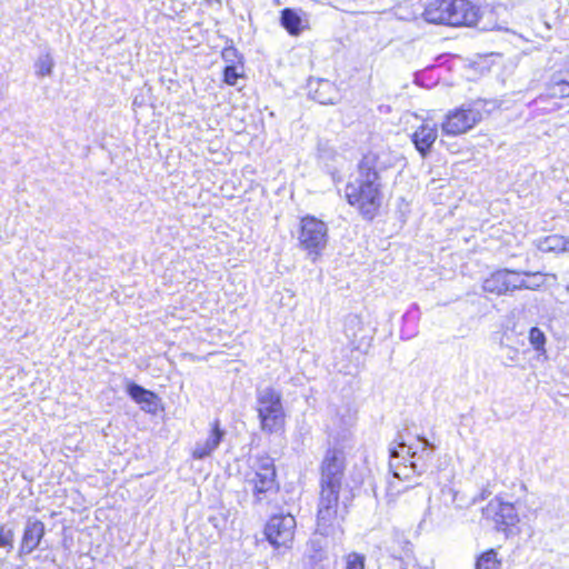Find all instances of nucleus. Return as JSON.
<instances>
[{"instance_id": "1", "label": "nucleus", "mask_w": 569, "mask_h": 569, "mask_svg": "<svg viewBox=\"0 0 569 569\" xmlns=\"http://www.w3.org/2000/svg\"><path fill=\"white\" fill-rule=\"evenodd\" d=\"M375 162V156H366L359 164V177L346 187L348 202L357 207L367 219L375 217L382 201L379 174Z\"/></svg>"}, {"instance_id": "2", "label": "nucleus", "mask_w": 569, "mask_h": 569, "mask_svg": "<svg viewBox=\"0 0 569 569\" xmlns=\"http://www.w3.org/2000/svg\"><path fill=\"white\" fill-rule=\"evenodd\" d=\"M435 445L423 437H418L415 443L398 442L391 445L389 468L393 477L408 480L415 475L423 473L431 460Z\"/></svg>"}, {"instance_id": "3", "label": "nucleus", "mask_w": 569, "mask_h": 569, "mask_svg": "<svg viewBox=\"0 0 569 569\" xmlns=\"http://www.w3.org/2000/svg\"><path fill=\"white\" fill-rule=\"evenodd\" d=\"M423 18L436 24L472 26L479 19V8L468 0H436L425 9Z\"/></svg>"}, {"instance_id": "4", "label": "nucleus", "mask_w": 569, "mask_h": 569, "mask_svg": "<svg viewBox=\"0 0 569 569\" xmlns=\"http://www.w3.org/2000/svg\"><path fill=\"white\" fill-rule=\"evenodd\" d=\"M340 488H321L317 511V532L333 536L342 532L341 523L347 513V502L339 501Z\"/></svg>"}, {"instance_id": "5", "label": "nucleus", "mask_w": 569, "mask_h": 569, "mask_svg": "<svg viewBox=\"0 0 569 569\" xmlns=\"http://www.w3.org/2000/svg\"><path fill=\"white\" fill-rule=\"evenodd\" d=\"M256 409L263 432L276 433L283 428L286 415L279 391L270 387L258 389Z\"/></svg>"}, {"instance_id": "6", "label": "nucleus", "mask_w": 569, "mask_h": 569, "mask_svg": "<svg viewBox=\"0 0 569 569\" xmlns=\"http://www.w3.org/2000/svg\"><path fill=\"white\" fill-rule=\"evenodd\" d=\"M298 242L300 248L307 251L308 258L312 262L317 261L327 247V224L313 216H306L301 218L298 231Z\"/></svg>"}, {"instance_id": "7", "label": "nucleus", "mask_w": 569, "mask_h": 569, "mask_svg": "<svg viewBox=\"0 0 569 569\" xmlns=\"http://www.w3.org/2000/svg\"><path fill=\"white\" fill-rule=\"evenodd\" d=\"M246 483L251 488L257 500H262V495L272 490L276 483L273 460L269 456L256 457L251 471L246 475Z\"/></svg>"}, {"instance_id": "8", "label": "nucleus", "mask_w": 569, "mask_h": 569, "mask_svg": "<svg viewBox=\"0 0 569 569\" xmlns=\"http://www.w3.org/2000/svg\"><path fill=\"white\" fill-rule=\"evenodd\" d=\"M481 119L482 112L477 104H462L447 113L441 129L447 136H458L472 129Z\"/></svg>"}, {"instance_id": "9", "label": "nucleus", "mask_w": 569, "mask_h": 569, "mask_svg": "<svg viewBox=\"0 0 569 569\" xmlns=\"http://www.w3.org/2000/svg\"><path fill=\"white\" fill-rule=\"evenodd\" d=\"M296 529V519L290 513L274 515L267 522L264 533L268 541L274 547H288L292 542Z\"/></svg>"}, {"instance_id": "10", "label": "nucleus", "mask_w": 569, "mask_h": 569, "mask_svg": "<svg viewBox=\"0 0 569 569\" xmlns=\"http://www.w3.org/2000/svg\"><path fill=\"white\" fill-rule=\"evenodd\" d=\"M482 515L485 518L491 519L496 523V528L501 531H507L508 528L515 527L519 522L515 506L497 498L489 501L483 508Z\"/></svg>"}, {"instance_id": "11", "label": "nucleus", "mask_w": 569, "mask_h": 569, "mask_svg": "<svg viewBox=\"0 0 569 569\" xmlns=\"http://www.w3.org/2000/svg\"><path fill=\"white\" fill-rule=\"evenodd\" d=\"M520 273L509 269L498 270L483 281V290L496 295H505L520 287Z\"/></svg>"}, {"instance_id": "12", "label": "nucleus", "mask_w": 569, "mask_h": 569, "mask_svg": "<svg viewBox=\"0 0 569 569\" xmlns=\"http://www.w3.org/2000/svg\"><path fill=\"white\" fill-rule=\"evenodd\" d=\"M343 465L341 458L335 451H328L321 468V488L332 487L341 489Z\"/></svg>"}, {"instance_id": "13", "label": "nucleus", "mask_w": 569, "mask_h": 569, "mask_svg": "<svg viewBox=\"0 0 569 569\" xmlns=\"http://www.w3.org/2000/svg\"><path fill=\"white\" fill-rule=\"evenodd\" d=\"M224 437V431L220 429L219 421L216 420L212 423L209 436L196 442L192 457L198 460H202L212 455V452L219 447L222 438Z\"/></svg>"}, {"instance_id": "14", "label": "nucleus", "mask_w": 569, "mask_h": 569, "mask_svg": "<svg viewBox=\"0 0 569 569\" xmlns=\"http://www.w3.org/2000/svg\"><path fill=\"white\" fill-rule=\"evenodd\" d=\"M438 138L436 123L425 121L411 136V140L422 157H426Z\"/></svg>"}, {"instance_id": "15", "label": "nucleus", "mask_w": 569, "mask_h": 569, "mask_svg": "<svg viewBox=\"0 0 569 569\" xmlns=\"http://www.w3.org/2000/svg\"><path fill=\"white\" fill-rule=\"evenodd\" d=\"M127 392L138 405H140V408L143 411L149 413H154L157 411L159 398L154 392L147 390L134 382L128 383Z\"/></svg>"}, {"instance_id": "16", "label": "nucleus", "mask_w": 569, "mask_h": 569, "mask_svg": "<svg viewBox=\"0 0 569 569\" xmlns=\"http://www.w3.org/2000/svg\"><path fill=\"white\" fill-rule=\"evenodd\" d=\"M548 92L552 98L569 97V71L553 73L548 83Z\"/></svg>"}, {"instance_id": "17", "label": "nucleus", "mask_w": 569, "mask_h": 569, "mask_svg": "<svg viewBox=\"0 0 569 569\" xmlns=\"http://www.w3.org/2000/svg\"><path fill=\"white\" fill-rule=\"evenodd\" d=\"M313 98L321 104H333L339 100V92L329 80H320L315 90Z\"/></svg>"}, {"instance_id": "18", "label": "nucleus", "mask_w": 569, "mask_h": 569, "mask_svg": "<svg viewBox=\"0 0 569 569\" xmlns=\"http://www.w3.org/2000/svg\"><path fill=\"white\" fill-rule=\"evenodd\" d=\"M281 24L291 36H298L302 31L301 18L295 10L289 8L281 11Z\"/></svg>"}, {"instance_id": "19", "label": "nucleus", "mask_w": 569, "mask_h": 569, "mask_svg": "<svg viewBox=\"0 0 569 569\" xmlns=\"http://www.w3.org/2000/svg\"><path fill=\"white\" fill-rule=\"evenodd\" d=\"M528 340H529V343L531 345V347L535 349V351L538 352V355L546 356L547 338H546L545 332L540 328L532 327L529 330Z\"/></svg>"}, {"instance_id": "20", "label": "nucleus", "mask_w": 569, "mask_h": 569, "mask_svg": "<svg viewBox=\"0 0 569 569\" xmlns=\"http://www.w3.org/2000/svg\"><path fill=\"white\" fill-rule=\"evenodd\" d=\"M500 566L501 561L493 549L483 552L476 562V569H500Z\"/></svg>"}, {"instance_id": "21", "label": "nucleus", "mask_w": 569, "mask_h": 569, "mask_svg": "<svg viewBox=\"0 0 569 569\" xmlns=\"http://www.w3.org/2000/svg\"><path fill=\"white\" fill-rule=\"evenodd\" d=\"M36 523H31V521H28V525L24 530V535L21 542L20 552L24 555L31 553L36 549V540H34V529Z\"/></svg>"}, {"instance_id": "22", "label": "nucleus", "mask_w": 569, "mask_h": 569, "mask_svg": "<svg viewBox=\"0 0 569 569\" xmlns=\"http://www.w3.org/2000/svg\"><path fill=\"white\" fill-rule=\"evenodd\" d=\"M540 250L549 252V251H565L566 250V241L563 238L559 236H549L545 238L540 244Z\"/></svg>"}, {"instance_id": "23", "label": "nucleus", "mask_w": 569, "mask_h": 569, "mask_svg": "<svg viewBox=\"0 0 569 569\" xmlns=\"http://www.w3.org/2000/svg\"><path fill=\"white\" fill-rule=\"evenodd\" d=\"M346 569H365L366 557L358 552H350L345 557Z\"/></svg>"}, {"instance_id": "24", "label": "nucleus", "mask_w": 569, "mask_h": 569, "mask_svg": "<svg viewBox=\"0 0 569 569\" xmlns=\"http://www.w3.org/2000/svg\"><path fill=\"white\" fill-rule=\"evenodd\" d=\"M242 76V72L236 66H228L223 71V80L230 86H234L237 80Z\"/></svg>"}, {"instance_id": "25", "label": "nucleus", "mask_w": 569, "mask_h": 569, "mask_svg": "<svg viewBox=\"0 0 569 569\" xmlns=\"http://www.w3.org/2000/svg\"><path fill=\"white\" fill-rule=\"evenodd\" d=\"M520 283L521 286L518 289L536 290L543 284V279L540 273H535L532 274V280H526L520 277Z\"/></svg>"}, {"instance_id": "26", "label": "nucleus", "mask_w": 569, "mask_h": 569, "mask_svg": "<svg viewBox=\"0 0 569 569\" xmlns=\"http://www.w3.org/2000/svg\"><path fill=\"white\" fill-rule=\"evenodd\" d=\"M13 535L11 530L4 528L0 529V547L11 548Z\"/></svg>"}, {"instance_id": "27", "label": "nucleus", "mask_w": 569, "mask_h": 569, "mask_svg": "<svg viewBox=\"0 0 569 569\" xmlns=\"http://www.w3.org/2000/svg\"><path fill=\"white\" fill-rule=\"evenodd\" d=\"M53 66V61L52 59L47 56L42 61H41V64L39 67V70L38 72L41 73V74H49L51 72V68Z\"/></svg>"}, {"instance_id": "28", "label": "nucleus", "mask_w": 569, "mask_h": 569, "mask_svg": "<svg viewBox=\"0 0 569 569\" xmlns=\"http://www.w3.org/2000/svg\"><path fill=\"white\" fill-rule=\"evenodd\" d=\"M348 323H350V325H355V326H356V325H359V323H360V320L358 319V317L352 316V317H350V318L348 319Z\"/></svg>"}, {"instance_id": "29", "label": "nucleus", "mask_w": 569, "mask_h": 569, "mask_svg": "<svg viewBox=\"0 0 569 569\" xmlns=\"http://www.w3.org/2000/svg\"><path fill=\"white\" fill-rule=\"evenodd\" d=\"M417 569H428V568L418 567Z\"/></svg>"}, {"instance_id": "30", "label": "nucleus", "mask_w": 569, "mask_h": 569, "mask_svg": "<svg viewBox=\"0 0 569 569\" xmlns=\"http://www.w3.org/2000/svg\"><path fill=\"white\" fill-rule=\"evenodd\" d=\"M403 569H406V568H403Z\"/></svg>"}]
</instances>
